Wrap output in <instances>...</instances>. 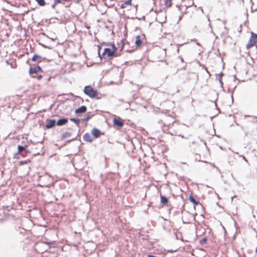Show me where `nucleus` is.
<instances>
[{
	"label": "nucleus",
	"mask_w": 257,
	"mask_h": 257,
	"mask_svg": "<svg viewBox=\"0 0 257 257\" xmlns=\"http://www.w3.org/2000/svg\"><path fill=\"white\" fill-rule=\"evenodd\" d=\"M126 42V40L125 39H123L120 41V44H118L119 51H118V48L115 47L113 43H102V45L105 46V48L104 49L101 58L111 59L113 58L120 56L121 52L123 49Z\"/></svg>",
	"instance_id": "1"
},
{
	"label": "nucleus",
	"mask_w": 257,
	"mask_h": 257,
	"mask_svg": "<svg viewBox=\"0 0 257 257\" xmlns=\"http://www.w3.org/2000/svg\"><path fill=\"white\" fill-rule=\"evenodd\" d=\"M84 93L89 97L96 98L97 99L101 98L100 93L98 91L94 89L91 85H87L84 87L83 89Z\"/></svg>",
	"instance_id": "2"
},
{
	"label": "nucleus",
	"mask_w": 257,
	"mask_h": 257,
	"mask_svg": "<svg viewBox=\"0 0 257 257\" xmlns=\"http://www.w3.org/2000/svg\"><path fill=\"white\" fill-rule=\"evenodd\" d=\"M257 42V34L251 33L249 41L246 45V48L249 49L252 47Z\"/></svg>",
	"instance_id": "3"
},
{
	"label": "nucleus",
	"mask_w": 257,
	"mask_h": 257,
	"mask_svg": "<svg viewBox=\"0 0 257 257\" xmlns=\"http://www.w3.org/2000/svg\"><path fill=\"white\" fill-rule=\"evenodd\" d=\"M113 124L114 126H116L119 128H121L123 126L124 120L119 117L114 118L113 119Z\"/></svg>",
	"instance_id": "4"
},
{
	"label": "nucleus",
	"mask_w": 257,
	"mask_h": 257,
	"mask_svg": "<svg viewBox=\"0 0 257 257\" xmlns=\"http://www.w3.org/2000/svg\"><path fill=\"white\" fill-rule=\"evenodd\" d=\"M56 121L54 119H47L46 120L45 128L50 129L54 127L56 124Z\"/></svg>",
	"instance_id": "5"
},
{
	"label": "nucleus",
	"mask_w": 257,
	"mask_h": 257,
	"mask_svg": "<svg viewBox=\"0 0 257 257\" xmlns=\"http://www.w3.org/2000/svg\"><path fill=\"white\" fill-rule=\"evenodd\" d=\"M91 134L95 139L100 137L101 135H103V133H101V132L96 128H93L92 130Z\"/></svg>",
	"instance_id": "6"
},
{
	"label": "nucleus",
	"mask_w": 257,
	"mask_h": 257,
	"mask_svg": "<svg viewBox=\"0 0 257 257\" xmlns=\"http://www.w3.org/2000/svg\"><path fill=\"white\" fill-rule=\"evenodd\" d=\"M39 71H42V68L39 66H38L35 67H31L29 69V74L31 75L33 74H36Z\"/></svg>",
	"instance_id": "7"
},
{
	"label": "nucleus",
	"mask_w": 257,
	"mask_h": 257,
	"mask_svg": "<svg viewBox=\"0 0 257 257\" xmlns=\"http://www.w3.org/2000/svg\"><path fill=\"white\" fill-rule=\"evenodd\" d=\"M132 6V0H127L123 2L120 6L121 9H125L128 7H131Z\"/></svg>",
	"instance_id": "8"
},
{
	"label": "nucleus",
	"mask_w": 257,
	"mask_h": 257,
	"mask_svg": "<svg viewBox=\"0 0 257 257\" xmlns=\"http://www.w3.org/2000/svg\"><path fill=\"white\" fill-rule=\"evenodd\" d=\"M184 6L187 9L190 8L194 5L193 0H183Z\"/></svg>",
	"instance_id": "9"
},
{
	"label": "nucleus",
	"mask_w": 257,
	"mask_h": 257,
	"mask_svg": "<svg viewBox=\"0 0 257 257\" xmlns=\"http://www.w3.org/2000/svg\"><path fill=\"white\" fill-rule=\"evenodd\" d=\"M83 140L85 142L91 143L93 141V139L90 134L87 133L84 135Z\"/></svg>",
	"instance_id": "10"
},
{
	"label": "nucleus",
	"mask_w": 257,
	"mask_h": 257,
	"mask_svg": "<svg viewBox=\"0 0 257 257\" xmlns=\"http://www.w3.org/2000/svg\"><path fill=\"white\" fill-rule=\"evenodd\" d=\"M86 110H87L86 107L84 105H83V106H81V107H79L78 108L76 109L75 110V112L77 114L82 113H84L85 112H86Z\"/></svg>",
	"instance_id": "11"
},
{
	"label": "nucleus",
	"mask_w": 257,
	"mask_h": 257,
	"mask_svg": "<svg viewBox=\"0 0 257 257\" xmlns=\"http://www.w3.org/2000/svg\"><path fill=\"white\" fill-rule=\"evenodd\" d=\"M68 122L67 118H63L59 119L56 123L57 125L61 126L66 124Z\"/></svg>",
	"instance_id": "12"
},
{
	"label": "nucleus",
	"mask_w": 257,
	"mask_h": 257,
	"mask_svg": "<svg viewBox=\"0 0 257 257\" xmlns=\"http://www.w3.org/2000/svg\"><path fill=\"white\" fill-rule=\"evenodd\" d=\"M161 203L163 205H166L168 203V199L165 196L161 195H160Z\"/></svg>",
	"instance_id": "13"
},
{
	"label": "nucleus",
	"mask_w": 257,
	"mask_h": 257,
	"mask_svg": "<svg viewBox=\"0 0 257 257\" xmlns=\"http://www.w3.org/2000/svg\"><path fill=\"white\" fill-rule=\"evenodd\" d=\"M135 44L137 46L139 47L141 46L142 44V41L141 38V36L138 35L136 37Z\"/></svg>",
	"instance_id": "14"
},
{
	"label": "nucleus",
	"mask_w": 257,
	"mask_h": 257,
	"mask_svg": "<svg viewBox=\"0 0 257 257\" xmlns=\"http://www.w3.org/2000/svg\"><path fill=\"white\" fill-rule=\"evenodd\" d=\"M189 200L190 202L193 203L194 207L200 204L199 202L196 201L195 198L192 195L189 197Z\"/></svg>",
	"instance_id": "15"
},
{
	"label": "nucleus",
	"mask_w": 257,
	"mask_h": 257,
	"mask_svg": "<svg viewBox=\"0 0 257 257\" xmlns=\"http://www.w3.org/2000/svg\"><path fill=\"white\" fill-rule=\"evenodd\" d=\"M32 60L34 62L38 61L40 62L41 61V57L38 55L35 54L32 57Z\"/></svg>",
	"instance_id": "16"
},
{
	"label": "nucleus",
	"mask_w": 257,
	"mask_h": 257,
	"mask_svg": "<svg viewBox=\"0 0 257 257\" xmlns=\"http://www.w3.org/2000/svg\"><path fill=\"white\" fill-rule=\"evenodd\" d=\"M71 136V133L70 132H65L62 136V139H65L70 138Z\"/></svg>",
	"instance_id": "17"
},
{
	"label": "nucleus",
	"mask_w": 257,
	"mask_h": 257,
	"mask_svg": "<svg viewBox=\"0 0 257 257\" xmlns=\"http://www.w3.org/2000/svg\"><path fill=\"white\" fill-rule=\"evenodd\" d=\"M164 4L166 7H171L172 5V0H164Z\"/></svg>",
	"instance_id": "18"
},
{
	"label": "nucleus",
	"mask_w": 257,
	"mask_h": 257,
	"mask_svg": "<svg viewBox=\"0 0 257 257\" xmlns=\"http://www.w3.org/2000/svg\"><path fill=\"white\" fill-rule=\"evenodd\" d=\"M27 147V146H25V147L22 146H18V152L17 154L15 155V156L20 154L22 152L24 151Z\"/></svg>",
	"instance_id": "19"
},
{
	"label": "nucleus",
	"mask_w": 257,
	"mask_h": 257,
	"mask_svg": "<svg viewBox=\"0 0 257 257\" xmlns=\"http://www.w3.org/2000/svg\"><path fill=\"white\" fill-rule=\"evenodd\" d=\"M40 6H44L46 5L45 0H35Z\"/></svg>",
	"instance_id": "20"
},
{
	"label": "nucleus",
	"mask_w": 257,
	"mask_h": 257,
	"mask_svg": "<svg viewBox=\"0 0 257 257\" xmlns=\"http://www.w3.org/2000/svg\"><path fill=\"white\" fill-rule=\"evenodd\" d=\"M31 160H30V159L25 160V161H22L19 162V164L20 165H24L25 164H27L28 163H31Z\"/></svg>",
	"instance_id": "21"
},
{
	"label": "nucleus",
	"mask_w": 257,
	"mask_h": 257,
	"mask_svg": "<svg viewBox=\"0 0 257 257\" xmlns=\"http://www.w3.org/2000/svg\"><path fill=\"white\" fill-rule=\"evenodd\" d=\"M70 120L74 122V123H76L77 124H79L80 122V120L78 119H76L74 118H71L70 119Z\"/></svg>",
	"instance_id": "22"
},
{
	"label": "nucleus",
	"mask_w": 257,
	"mask_h": 257,
	"mask_svg": "<svg viewBox=\"0 0 257 257\" xmlns=\"http://www.w3.org/2000/svg\"><path fill=\"white\" fill-rule=\"evenodd\" d=\"M92 116L91 115H87V116H86L85 117H84L83 119V121H88L89 119H90L91 118Z\"/></svg>",
	"instance_id": "23"
},
{
	"label": "nucleus",
	"mask_w": 257,
	"mask_h": 257,
	"mask_svg": "<svg viewBox=\"0 0 257 257\" xmlns=\"http://www.w3.org/2000/svg\"><path fill=\"white\" fill-rule=\"evenodd\" d=\"M61 3V0H54V3L53 5V8H55V6L57 5L58 4H59Z\"/></svg>",
	"instance_id": "24"
},
{
	"label": "nucleus",
	"mask_w": 257,
	"mask_h": 257,
	"mask_svg": "<svg viewBox=\"0 0 257 257\" xmlns=\"http://www.w3.org/2000/svg\"><path fill=\"white\" fill-rule=\"evenodd\" d=\"M206 240H207L206 238H204L200 241V243L201 244H203L206 242Z\"/></svg>",
	"instance_id": "25"
},
{
	"label": "nucleus",
	"mask_w": 257,
	"mask_h": 257,
	"mask_svg": "<svg viewBox=\"0 0 257 257\" xmlns=\"http://www.w3.org/2000/svg\"><path fill=\"white\" fill-rule=\"evenodd\" d=\"M42 78V75H39V76H38L37 77V79H38V80L41 79Z\"/></svg>",
	"instance_id": "26"
},
{
	"label": "nucleus",
	"mask_w": 257,
	"mask_h": 257,
	"mask_svg": "<svg viewBox=\"0 0 257 257\" xmlns=\"http://www.w3.org/2000/svg\"><path fill=\"white\" fill-rule=\"evenodd\" d=\"M228 2L229 3H231V2H235V0H228Z\"/></svg>",
	"instance_id": "27"
},
{
	"label": "nucleus",
	"mask_w": 257,
	"mask_h": 257,
	"mask_svg": "<svg viewBox=\"0 0 257 257\" xmlns=\"http://www.w3.org/2000/svg\"><path fill=\"white\" fill-rule=\"evenodd\" d=\"M242 158H243V160H244L246 162H247V160L246 159V158L244 156H242Z\"/></svg>",
	"instance_id": "28"
},
{
	"label": "nucleus",
	"mask_w": 257,
	"mask_h": 257,
	"mask_svg": "<svg viewBox=\"0 0 257 257\" xmlns=\"http://www.w3.org/2000/svg\"><path fill=\"white\" fill-rule=\"evenodd\" d=\"M46 243L47 244H52V242H46Z\"/></svg>",
	"instance_id": "29"
},
{
	"label": "nucleus",
	"mask_w": 257,
	"mask_h": 257,
	"mask_svg": "<svg viewBox=\"0 0 257 257\" xmlns=\"http://www.w3.org/2000/svg\"><path fill=\"white\" fill-rule=\"evenodd\" d=\"M148 257H157L152 255H148Z\"/></svg>",
	"instance_id": "30"
},
{
	"label": "nucleus",
	"mask_w": 257,
	"mask_h": 257,
	"mask_svg": "<svg viewBox=\"0 0 257 257\" xmlns=\"http://www.w3.org/2000/svg\"><path fill=\"white\" fill-rule=\"evenodd\" d=\"M188 13H189V12H188V11H186V14H188Z\"/></svg>",
	"instance_id": "31"
},
{
	"label": "nucleus",
	"mask_w": 257,
	"mask_h": 257,
	"mask_svg": "<svg viewBox=\"0 0 257 257\" xmlns=\"http://www.w3.org/2000/svg\"><path fill=\"white\" fill-rule=\"evenodd\" d=\"M27 153H29V151H26Z\"/></svg>",
	"instance_id": "32"
}]
</instances>
